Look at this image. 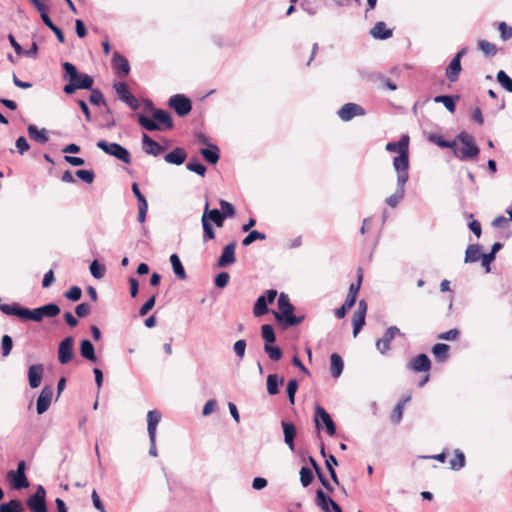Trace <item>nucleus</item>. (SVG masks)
<instances>
[{
  "mask_svg": "<svg viewBox=\"0 0 512 512\" xmlns=\"http://www.w3.org/2000/svg\"><path fill=\"white\" fill-rule=\"evenodd\" d=\"M294 310L295 307L290 302L288 295L280 293L278 297V312H274L275 319L286 327L297 326L303 322L305 316L294 315Z\"/></svg>",
  "mask_w": 512,
  "mask_h": 512,
  "instance_id": "f257e3e1",
  "label": "nucleus"
},
{
  "mask_svg": "<svg viewBox=\"0 0 512 512\" xmlns=\"http://www.w3.org/2000/svg\"><path fill=\"white\" fill-rule=\"evenodd\" d=\"M456 140L464 146L463 148H458V152L455 154L459 160L474 159L479 155L480 149L471 134L462 131L456 136Z\"/></svg>",
  "mask_w": 512,
  "mask_h": 512,
  "instance_id": "f03ea898",
  "label": "nucleus"
},
{
  "mask_svg": "<svg viewBox=\"0 0 512 512\" xmlns=\"http://www.w3.org/2000/svg\"><path fill=\"white\" fill-rule=\"evenodd\" d=\"M96 146L104 153L115 157L117 160L122 161L125 164L131 163V154L129 150L116 142L99 140L96 143Z\"/></svg>",
  "mask_w": 512,
  "mask_h": 512,
  "instance_id": "7ed1b4c3",
  "label": "nucleus"
},
{
  "mask_svg": "<svg viewBox=\"0 0 512 512\" xmlns=\"http://www.w3.org/2000/svg\"><path fill=\"white\" fill-rule=\"evenodd\" d=\"M314 422L317 430L325 428V431L329 436H334L336 434L335 422L331 415L320 405H316L315 407Z\"/></svg>",
  "mask_w": 512,
  "mask_h": 512,
  "instance_id": "20e7f679",
  "label": "nucleus"
},
{
  "mask_svg": "<svg viewBox=\"0 0 512 512\" xmlns=\"http://www.w3.org/2000/svg\"><path fill=\"white\" fill-rule=\"evenodd\" d=\"M61 312L56 303H48L35 309H29L28 321L41 322L43 318H54Z\"/></svg>",
  "mask_w": 512,
  "mask_h": 512,
  "instance_id": "39448f33",
  "label": "nucleus"
},
{
  "mask_svg": "<svg viewBox=\"0 0 512 512\" xmlns=\"http://www.w3.org/2000/svg\"><path fill=\"white\" fill-rule=\"evenodd\" d=\"M26 504L32 512H47L45 488L38 485L36 491L28 497Z\"/></svg>",
  "mask_w": 512,
  "mask_h": 512,
  "instance_id": "423d86ee",
  "label": "nucleus"
},
{
  "mask_svg": "<svg viewBox=\"0 0 512 512\" xmlns=\"http://www.w3.org/2000/svg\"><path fill=\"white\" fill-rule=\"evenodd\" d=\"M168 105L179 117L188 115L192 110L191 100L184 94H175L169 98Z\"/></svg>",
  "mask_w": 512,
  "mask_h": 512,
  "instance_id": "0eeeda50",
  "label": "nucleus"
},
{
  "mask_svg": "<svg viewBox=\"0 0 512 512\" xmlns=\"http://www.w3.org/2000/svg\"><path fill=\"white\" fill-rule=\"evenodd\" d=\"M395 336H404V334L401 333L397 326L388 327L383 336L379 338L375 343L377 351L382 355L387 354L390 350V343L395 338Z\"/></svg>",
  "mask_w": 512,
  "mask_h": 512,
  "instance_id": "6e6552de",
  "label": "nucleus"
},
{
  "mask_svg": "<svg viewBox=\"0 0 512 512\" xmlns=\"http://www.w3.org/2000/svg\"><path fill=\"white\" fill-rule=\"evenodd\" d=\"M393 167L397 174V182L407 183L409 179V152L394 157Z\"/></svg>",
  "mask_w": 512,
  "mask_h": 512,
  "instance_id": "1a4fd4ad",
  "label": "nucleus"
},
{
  "mask_svg": "<svg viewBox=\"0 0 512 512\" xmlns=\"http://www.w3.org/2000/svg\"><path fill=\"white\" fill-rule=\"evenodd\" d=\"M337 115L342 121L348 122L354 117L366 115V110L357 103L349 102L337 111Z\"/></svg>",
  "mask_w": 512,
  "mask_h": 512,
  "instance_id": "9d476101",
  "label": "nucleus"
},
{
  "mask_svg": "<svg viewBox=\"0 0 512 512\" xmlns=\"http://www.w3.org/2000/svg\"><path fill=\"white\" fill-rule=\"evenodd\" d=\"M74 338L72 336L65 337L58 346V361L60 364L65 365L69 363L74 357L73 351Z\"/></svg>",
  "mask_w": 512,
  "mask_h": 512,
  "instance_id": "9b49d317",
  "label": "nucleus"
},
{
  "mask_svg": "<svg viewBox=\"0 0 512 512\" xmlns=\"http://www.w3.org/2000/svg\"><path fill=\"white\" fill-rule=\"evenodd\" d=\"M52 397V387L49 385L44 386L36 401V410L39 415L44 414L49 409L52 402Z\"/></svg>",
  "mask_w": 512,
  "mask_h": 512,
  "instance_id": "f8f14e48",
  "label": "nucleus"
},
{
  "mask_svg": "<svg viewBox=\"0 0 512 512\" xmlns=\"http://www.w3.org/2000/svg\"><path fill=\"white\" fill-rule=\"evenodd\" d=\"M0 311L9 316H16L23 321H28L29 308L21 306L19 303H0Z\"/></svg>",
  "mask_w": 512,
  "mask_h": 512,
  "instance_id": "ddd939ff",
  "label": "nucleus"
},
{
  "mask_svg": "<svg viewBox=\"0 0 512 512\" xmlns=\"http://www.w3.org/2000/svg\"><path fill=\"white\" fill-rule=\"evenodd\" d=\"M407 367L413 372H428L431 369V360L426 354L421 353L413 357Z\"/></svg>",
  "mask_w": 512,
  "mask_h": 512,
  "instance_id": "4468645a",
  "label": "nucleus"
},
{
  "mask_svg": "<svg viewBox=\"0 0 512 512\" xmlns=\"http://www.w3.org/2000/svg\"><path fill=\"white\" fill-rule=\"evenodd\" d=\"M132 192L135 195L138 201V216L137 220L140 223H143L146 219V214L148 211V203L145 196L141 193L138 183L133 182L131 186Z\"/></svg>",
  "mask_w": 512,
  "mask_h": 512,
  "instance_id": "2eb2a0df",
  "label": "nucleus"
},
{
  "mask_svg": "<svg viewBox=\"0 0 512 512\" xmlns=\"http://www.w3.org/2000/svg\"><path fill=\"white\" fill-rule=\"evenodd\" d=\"M235 248H236V241H232L231 243L224 246V248L221 252V255L217 261L218 267H221V268L227 267L236 261Z\"/></svg>",
  "mask_w": 512,
  "mask_h": 512,
  "instance_id": "dca6fc26",
  "label": "nucleus"
},
{
  "mask_svg": "<svg viewBox=\"0 0 512 512\" xmlns=\"http://www.w3.org/2000/svg\"><path fill=\"white\" fill-rule=\"evenodd\" d=\"M205 217L210 224H214L217 227H222L226 219L219 209H209V202L207 198L205 201L204 212L202 215V218Z\"/></svg>",
  "mask_w": 512,
  "mask_h": 512,
  "instance_id": "f3484780",
  "label": "nucleus"
},
{
  "mask_svg": "<svg viewBox=\"0 0 512 512\" xmlns=\"http://www.w3.org/2000/svg\"><path fill=\"white\" fill-rule=\"evenodd\" d=\"M112 67L120 77H125L130 72V64L127 58L118 52L113 54Z\"/></svg>",
  "mask_w": 512,
  "mask_h": 512,
  "instance_id": "a211bd4d",
  "label": "nucleus"
},
{
  "mask_svg": "<svg viewBox=\"0 0 512 512\" xmlns=\"http://www.w3.org/2000/svg\"><path fill=\"white\" fill-rule=\"evenodd\" d=\"M281 426L284 434V442L291 451L295 450V438L297 435L296 426L292 422L282 421Z\"/></svg>",
  "mask_w": 512,
  "mask_h": 512,
  "instance_id": "6ab92c4d",
  "label": "nucleus"
},
{
  "mask_svg": "<svg viewBox=\"0 0 512 512\" xmlns=\"http://www.w3.org/2000/svg\"><path fill=\"white\" fill-rule=\"evenodd\" d=\"M142 144L144 152L154 157L159 156L164 151L163 146L145 133L142 135Z\"/></svg>",
  "mask_w": 512,
  "mask_h": 512,
  "instance_id": "aec40b11",
  "label": "nucleus"
},
{
  "mask_svg": "<svg viewBox=\"0 0 512 512\" xmlns=\"http://www.w3.org/2000/svg\"><path fill=\"white\" fill-rule=\"evenodd\" d=\"M44 373L42 364H33L28 369V382L32 389L40 386Z\"/></svg>",
  "mask_w": 512,
  "mask_h": 512,
  "instance_id": "412c9836",
  "label": "nucleus"
},
{
  "mask_svg": "<svg viewBox=\"0 0 512 512\" xmlns=\"http://www.w3.org/2000/svg\"><path fill=\"white\" fill-rule=\"evenodd\" d=\"M409 141V136L404 134L398 141L388 142L385 146V149L388 152H395L398 153V155H401V153L409 152Z\"/></svg>",
  "mask_w": 512,
  "mask_h": 512,
  "instance_id": "4be33fe9",
  "label": "nucleus"
},
{
  "mask_svg": "<svg viewBox=\"0 0 512 512\" xmlns=\"http://www.w3.org/2000/svg\"><path fill=\"white\" fill-rule=\"evenodd\" d=\"M7 476L13 489L21 490L29 487V481L25 473L10 470Z\"/></svg>",
  "mask_w": 512,
  "mask_h": 512,
  "instance_id": "5701e85b",
  "label": "nucleus"
},
{
  "mask_svg": "<svg viewBox=\"0 0 512 512\" xmlns=\"http://www.w3.org/2000/svg\"><path fill=\"white\" fill-rule=\"evenodd\" d=\"M427 139L431 143L436 144L437 146H439L440 148H450V149H452L454 154H457V152H458V147H457L456 140H452V141L445 140L443 138V136L441 134H438V133H430L428 135Z\"/></svg>",
  "mask_w": 512,
  "mask_h": 512,
  "instance_id": "b1692460",
  "label": "nucleus"
},
{
  "mask_svg": "<svg viewBox=\"0 0 512 512\" xmlns=\"http://www.w3.org/2000/svg\"><path fill=\"white\" fill-rule=\"evenodd\" d=\"M200 154L209 164H216L220 158V150L217 145L209 143L207 147L200 149Z\"/></svg>",
  "mask_w": 512,
  "mask_h": 512,
  "instance_id": "393cba45",
  "label": "nucleus"
},
{
  "mask_svg": "<svg viewBox=\"0 0 512 512\" xmlns=\"http://www.w3.org/2000/svg\"><path fill=\"white\" fill-rule=\"evenodd\" d=\"M27 133L32 140L39 144H45L49 140L48 131L45 128L38 129L34 124L28 125Z\"/></svg>",
  "mask_w": 512,
  "mask_h": 512,
  "instance_id": "a878e982",
  "label": "nucleus"
},
{
  "mask_svg": "<svg viewBox=\"0 0 512 512\" xmlns=\"http://www.w3.org/2000/svg\"><path fill=\"white\" fill-rule=\"evenodd\" d=\"M187 158L186 151L181 147L174 148L171 152L167 153L164 156V160L167 163L174 164V165H181L185 162Z\"/></svg>",
  "mask_w": 512,
  "mask_h": 512,
  "instance_id": "bb28decb",
  "label": "nucleus"
},
{
  "mask_svg": "<svg viewBox=\"0 0 512 512\" xmlns=\"http://www.w3.org/2000/svg\"><path fill=\"white\" fill-rule=\"evenodd\" d=\"M461 71V62L458 60V58H452L445 69V76L450 82L453 83L459 79Z\"/></svg>",
  "mask_w": 512,
  "mask_h": 512,
  "instance_id": "cd10ccee",
  "label": "nucleus"
},
{
  "mask_svg": "<svg viewBox=\"0 0 512 512\" xmlns=\"http://www.w3.org/2000/svg\"><path fill=\"white\" fill-rule=\"evenodd\" d=\"M161 420V413L157 410H150L147 413V431L149 438L156 437L157 425Z\"/></svg>",
  "mask_w": 512,
  "mask_h": 512,
  "instance_id": "c85d7f7f",
  "label": "nucleus"
},
{
  "mask_svg": "<svg viewBox=\"0 0 512 512\" xmlns=\"http://www.w3.org/2000/svg\"><path fill=\"white\" fill-rule=\"evenodd\" d=\"M406 183L397 182L396 191L385 199V203L391 208H396L405 196Z\"/></svg>",
  "mask_w": 512,
  "mask_h": 512,
  "instance_id": "c756f323",
  "label": "nucleus"
},
{
  "mask_svg": "<svg viewBox=\"0 0 512 512\" xmlns=\"http://www.w3.org/2000/svg\"><path fill=\"white\" fill-rule=\"evenodd\" d=\"M153 118L156 122L166 129H171L173 127V120L170 113L164 109H154Z\"/></svg>",
  "mask_w": 512,
  "mask_h": 512,
  "instance_id": "7c9ffc66",
  "label": "nucleus"
},
{
  "mask_svg": "<svg viewBox=\"0 0 512 512\" xmlns=\"http://www.w3.org/2000/svg\"><path fill=\"white\" fill-rule=\"evenodd\" d=\"M80 354L84 359H86L88 361H91V362L97 361L94 345L89 339L81 340Z\"/></svg>",
  "mask_w": 512,
  "mask_h": 512,
  "instance_id": "2f4dec72",
  "label": "nucleus"
},
{
  "mask_svg": "<svg viewBox=\"0 0 512 512\" xmlns=\"http://www.w3.org/2000/svg\"><path fill=\"white\" fill-rule=\"evenodd\" d=\"M459 98V95H438L435 96L433 100L435 103H442L450 113H454Z\"/></svg>",
  "mask_w": 512,
  "mask_h": 512,
  "instance_id": "473e14b6",
  "label": "nucleus"
},
{
  "mask_svg": "<svg viewBox=\"0 0 512 512\" xmlns=\"http://www.w3.org/2000/svg\"><path fill=\"white\" fill-rule=\"evenodd\" d=\"M344 369V361L337 353H332L330 356V371L333 378H339Z\"/></svg>",
  "mask_w": 512,
  "mask_h": 512,
  "instance_id": "72a5a7b5",
  "label": "nucleus"
},
{
  "mask_svg": "<svg viewBox=\"0 0 512 512\" xmlns=\"http://www.w3.org/2000/svg\"><path fill=\"white\" fill-rule=\"evenodd\" d=\"M370 34L375 39L386 40L392 36L393 32L391 29L386 27L384 22L380 21L371 29Z\"/></svg>",
  "mask_w": 512,
  "mask_h": 512,
  "instance_id": "f704fd0d",
  "label": "nucleus"
},
{
  "mask_svg": "<svg viewBox=\"0 0 512 512\" xmlns=\"http://www.w3.org/2000/svg\"><path fill=\"white\" fill-rule=\"evenodd\" d=\"M284 378L277 374H269L267 376L266 386L269 395L273 396L279 393V386L283 385Z\"/></svg>",
  "mask_w": 512,
  "mask_h": 512,
  "instance_id": "c9c22d12",
  "label": "nucleus"
},
{
  "mask_svg": "<svg viewBox=\"0 0 512 512\" xmlns=\"http://www.w3.org/2000/svg\"><path fill=\"white\" fill-rule=\"evenodd\" d=\"M482 252L479 244H470L465 251V263H475L481 259Z\"/></svg>",
  "mask_w": 512,
  "mask_h": 512,
  "instance_id": "e433bc0d",
  "label": "nucleus"
},
{
  "mask_svg": "<svg viewBox=\"0 0 512 512\" xmlns=\"http://www.w3.org/2000/svg\"><path fill=\"white\" fill-rule=\"evenodd\" d=\"M170 263L175 276L180 280H186L187 275L179 256L174 253L170 256Z\"/></svg>",
  "mask_w": 512,
  "mask_h": 512,
  "instance_id": "4c0bfd02",
  "label": "nucleus"
},
{
  "mask_svg": "<svg viewBox=\"0 0 512 512\" xmlns=\"http://www.w3.org/2000/svg\"><path fill=\"white\" fill-rule=\"evenodd\" d=\"M77 89L92 90L93 77L88 74L79 73L74 79H72Z\"/></svg>",
  "mask_w": 512,
  "mask_h": 512,
  "instance_id": "58836bf2",
  "label": "nucleus"
},
{
  "mask_svg": "<svg viewBox=\"0 0 512 512\" xmlns=\"http://www.w3.org/2000/svg\"><path fill=\"white\" fill-rule=\"evenodd\" d=\"M449 345L437 343L432 347V353L439 362H445L449 358Z\"/></svg>",
  "mask_w": 512,
  "mask_h": 512,
  "instance_id": "ea45409f",
  "label": "nucleus"
},
{
  "mask_svg": "<svg viewBox=\"0 0 512 512\" xmlns=\"http://www.w3.org/2000/svg\"><path fill=\"white\" fill-rule=\"evenodd\" d=\"M332 498L325 494L322 489L316 491V504L324 511L331 512L330 505Z\"/></svg>",
  "mask_w": 512,
  "mask_h": 512,
  "instance_id": "a19ab883",
  "label": "nucleus"
},
{
  "mask_svg": "<svg viewBox=\"0 0 512 512\" xmlns=\"http://www.w3.org/2000/svg\"><path fill=\"white\" fill-rule=\"evenodd\" d=\"M186 168L201 177H204L207 172L206 166L202 164L197 157L191 158L186 164Z\"/></svg>",
  "mask_w": 512,
  "mask_h": 512,
  "instance_id": "79ce46f5",
  "label": "nucleus"
},
{
  "mask_svg": "<svg viewBox=\"0 0 512 512\" xmlns=\"http://www.w3.org/2000/svg\"><path fill=\"white\" fill-rule=\"evenodd\" d=\"M137 118H138V123L140 124V126L144 129H146L147 131L161 130L160 125L156 122V120L154 118L150 119L149 117H147L143 114H138Z\"/></svg>",
  "mask_w": 512,
  "mask_h": 512,
  "instance_id": "37998d69",
  "label": "nucleus"
},
{
  "mask_svg": "<svg viewBox=\"0 0 512 512\" xmlns=\"http://www.w3.org/2000/svg\"><path fill=\"white\" fill-rule=\"evenodd\" d=\"M24 507L20 500L12 499L0 504V512H23Z\"/></svg>",
  "mask_w": 512,
  "mask_h": 512,
  "instance_id": "c03bdc74",
  "label": "nucleus"
},
{
  "mask_svg": "<svg viewBox=\"0 0 512 512\" xmlns=\"http://www.w3.org/2000/svg\"><path fill=\"white\" fill-rule=\"evenodd\" d=\"M269 309H268V303L266 301V296L265 295H260L256 302L254 303V307H253V314L256 316V317H259V316H262L266 313H268Z\"/></svg>",
  "mask_w": 512,
  "mask_h": 512,
  "instance_id": "a18cd8bd",
  "label": "nucleus"
},
{
  "mask_svg": "<svg viewBox=\"0 0 512 512\" xmlns=\"http://www.w3.org/2000/svg\"><path fill=\"white\" fill-rule=\"evenodd\" d=\"M465 461L466 460L464 453L461 450L456 449L454 451V458H452L449 462L450 469L454 471H459L465 466Z\"/></svg>",
  "mask_w": 512,
  "mask_h": 512,
  "instance_id": "49530a36",
  "label": "nucleus"
},
{
  "mask_svg": "<svg viewBox=\"0 0 512 512\" xmlns=\"http://www.w3.org/2000/svg\"><path fill=\"white\" fill-rule=\"evenodd\" d=\"M113 88H114L118 98L122 102H125L132 95V93L129 90L128 85L125 82H116L113 84Z\"/></svg>",
  "mask_w": 512,
  "mask_h": 512,
  "instance_id": "de8ad7c7",
  "label": "nucleus"
},
{
  "mask_svg": "<svg viewBox=\"0 0 512 512\" xmlns=\"http://www.w3.org/2000/svg\"><path fill=\"white\" fill-rule=\"evenodd\" d=\"M273 343L264 344V351L272 361H279L283 356V351L279 346L272 345Z\"/></svg>",
  "mask_w": 512,
  "mask_h": 512,
  "instance_id": "09e8293b",
  "label": "nucleus"
},
{
  "mask_svg": "<svg viewBox=\"0 0 512 512\" xmlns=\"http://www.w3.org/2000/svg\"><path fill=\"white\" fill-rule=\"evenodd\" d=\"M261 336L264 340V344L274 343L276 341L275 331L271 324H263L261 326Z\"/></svg>",
  "mask_w": 512,
  "mask_h": 512,
  "instance_id": "8fccbe9b",
  "label": "nucleus"
},
{
  "mask_svg": "<svg viewBox=\"0 0 512 512\" xmlns=\"http://www.w3.org/2000/svg\"><path fill=\"white\" fill-rule=\"evenodd\" d=\"M496 78L506 91L512 93V78L504 70L498 71Z\"/></svg>",
  "mask_w": 512,
  "mask_h": 512,
  "instance_id": "3c124183",
  "label": "nucleus"
},
{
  "mask_svg": "<svg viewBox=\"0 0 512 512\" xmlns=\"http://www.w3.org/2000/svg\"><path fill=\"white\" fill-rule=\"evenodd\" d=\"M313 479H314V475H313L312 469L307 466L301 467L300 482H301L302 486L305 488L308 487L313 482Z\"/></svg>",
  "mask_w": 512,
  "mask_h": 512,
  "instance_id": "603ef678",
  "label": "nucleus"
},
{
  "mask_svg": "<svg viewBox=\"0 0 512 512\" xmlns=\"http://www.w3.org/2000/svg\"><path fill=\"white\" fill-rule=\"evenodd\" d=\"M265 239H266V235L264 233L257 231V230H251V231H249L248 235L245 236L244 239L242 240V245L249 246L257 240H265Z\"/></svg>",
  "mask_w": 512,
  "mask_h": 512,
  "instance_id": "864d4df0",
  "label": "nucleus"
},
{
  "mask_svg": "<svg viewBox=\"0 0 512 512\" xmlns=\"http://www.w3.org/2000/svg\"><path fill=\"white\" fill-rule=\"evenodd\" d=\"M201 224L203 228V241L213 240L215 238V231L212 224L207 221L206 217L201 218Z\"/></svg>",
  "mask_w": 512,
  "mask_h": 512,
  "instance_id": "5fc2aeb1",
  "label": "nucleus"
},
{
  "mask_svg": "<svg viewBox=\"0 0 512 512\" xmlns=\"http://www.w3.org/2000/svg\"><path fill=\"white\" fill-rule=\"evenodd\" d=\"M298 386H299L298 381L295 378L290 379L287 382L286 393H287V396H288V399H289V402L291 405H294V403H295V394L297 392Z\"/></svg>",
  "mask_w": 512,
  "mask_h": 512,
  "instance_id": "6e6d98bb",
  "label": "nucleus"
},
{
  "mask_svg": "<svg viewBox=\"0 0 512 512\" xmlns=\"http://www.w3.org/2000/svg\"><path fill=\"white\" fill-rule=\"evenodd\" d=\"M478 47L486 56H494L497 53L496 45L487 40H480Z\"/></svg>",
  "mask_w": 512,
  "mask_h": 512,
  "instance_id": "4d7b16f0",
  "label": "nucleus"
},
{
  "mask_svg": "<svg viewBox=\"0 0 512 512\" xmlns=\"http://www.w3.org/2000/svg\"><path fill=\"white\" fill-rule=\"evenodd\" d=\"M357 283H352L349 287V292L346 298L351 299L352 301L356 302L357 294L359 292L361 283H362V273L359 270L358 271V277H357Z\"/></svg>",
  "mask_w": 512,
  "mask_h": 512,
  "instance_id": "13d9d810",
  "label": "nucleus"
},
{
  "mask_svg": "<svg viewBox=\"0 0 512 512\" xmlns=\"http://www.w3.org/2000/svg\"><path fill=\"white\" fill-rule=\"evenodd\" d=\"M89 102L95 106L106 105L103 93L99 89L92 88L91 94L89 96Z\"/></svg>",
  "mask_w": 512,
  "mask_h": 512,
  "instance_id": "bf43d9fd",
  "label": "nucleus"
},
{
  "mask_svg": "<svg viewBox=\"0 0 512 512\" xmlns=\"http://www.w3.org/2000/svg\"><path fill=\"white\" fill-rule=\"evenodd\" d=\"M62 68L64 70V78L69 81H72L79 74L76 66L70 62H63Z\"/></svg>",
  "mask_w": 512,
  "mask_h": 512,
  "instance_id": "052dcab7",
  "label": "nucleus"
},
{
  "mask_svg": "<svg viewBox=\"0 0 512 512\" xmlns=\"http://www.w3.org/2000/svg\"><path fill=\"white\" fill-rule=\"evenodd\" d=\"M90 273L96 279H101L104 276L105 267L97 260H93L90 264Z\"/></svg>",
  "mask_w": 512,
  "mask_h": 512,
  "instance_id": "680f3d73",
  "label": "nucleus"
},
{
  "mask_svg": "<svg viewBox=\"0 0 512 512\" xmlns=\"http://www.w3.org/2000/svg\"><path fill=\"white\" fill-rule=\"evenodd\" d=\"M13 348V340L11 336L5 334L1 338V349H2V356L7 357Z\"/></svg>",
  "mask_w": 512,
  "mask_h": 512,
  "instance_id": "e2e57ef3",
  "label": "nucleus"
},
{
  "mask_svg": "<svg viewBox=\"0 0 512 512\" xmlns=\"http://www.w3.org/2000/svg\"><path fill=\"white\" fill-rule=\"evenodd\" d=\"M75 175L87 184H91L95 178V173L93 170L80 169L75 172Z\"/></svg>",
  "mask_w": 512,
  "mask_h": 512,
  "instance_id": "0e129e2a",
  "label": "nucleus"
},
{
  "mask_svg": "<svg viewBox=\"0 0 512 512\" xmlns=\"http://www.w3.org/2000/svg\"><path fill=\"white\" fill-rule=\"evenodd\" d=\"M64 296L70 300V301H73V302H76L78 300L81 299V296H82V290L79 286H72L70 287L65 293H64Z\"/></svg>",
  "mask_w": 512,
  "mask_h": 512,
  "instance_id": "69168bd1",
  "label": "nucleus"
},
{
  "mask_svg": "<svg viewBox=\"0 0 512 512\" xmlns=\"http://www.w3.org/2000/svg\"><path fill=\"white\" fill-rule=\"evenodd\" d=\"M219 204L221 207L220 211L225 218H230L235 215V208L230 202L226 200H220Z\"/></svg>",
  "mask_w": 512,
  "mask_h": 512,
  "instance_id": "338daca9",
  "label": "nucleus"
},
{
  "mask_svg": "<svg viewBox=\"0 0 512 512\" xmlns=\"http://www.w3.org/2000/svg\"><path fill=\"white\" fill-rule=\"evenodd\" d=\"M230 275L228 272H220L214 279V284L217 288L223 289L228 285Z\"/></svg>",
  "mask_w": 512,
  "mask_h": 512,
  "instance_id": "774afa93",
  "label": "nucleus"
}]
</instances>
